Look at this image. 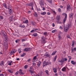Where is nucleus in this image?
Listing matches in <instances>:
<instances>
[{
  "label": "nucleus",
  "instance_id": "1",
  "mask_svg": "<svg viewBox=\"0 0 76 76\" xmlns=\"http://www.w3.org/2000/svg\"><path fill=\"white\" fill-rule=\"evenodd\" d=\"M66 27H65L64 28V31L65 32H67L69 28H70V24H67L66 25Z\"/></svg>",
  "mask_w": 76,
  "mask_h": 76
},
{
  "label": "nucleus",
  "instance_id": "2",
  "mask_svg": "<svg viewBox=\"0 0 76 76\" xmlns=\"http://www.w3.org/2000/svg\"><path fill=\"white\" fill-rule=\"evenodd\" d=\"M45 37H44V36H42L41 37V42L42 44H45V43L47 42V41H46V39H47V38H46V36Z\"/></svg>",
  "mask_w": 76,
  "mask_h": 76
},
{
  "label": "nucleus",
  "instance_id": "3",
  "mask_svg": "<svg viewBox=\"0 0 76 76\" xmlns=\"http://www.w3.org/2000/svg\"><path fill=\"white\" fill-rule=\"evenodd\" d=\"M7 42H8V41L6 38V39L4 41V46L6 49L8 48V44H7Z\"/></svg>",
  "mask_w": 76,
  "mask_h": 76
},
{
  "label": "nucleus",
  "instance_id": "4",
  "mask_svg": "<svg viewBox=\"0 0 76 76\" xmlns=\"http://www.w3.org/2000/svg\"><path fill=\"white\" fill-rule=\"evenodd\" d=\"M67 60V59L66 58H64L62 59H61L58 61L59 63H61L62 64L64 63V61H66Z\"/></svg>",
  "mask_w": 76,
  "mask_h": 76
},
{
  "label": "nucleus",
  "instance_id": "5",
  "mask_svg": "<svg viewBox=\"0 0 76 76\" xmlns=\"http://www.w3.org/2000/svg\"><path fill=\"white\" fill-rule=\"evenodd\" d=\"M63 15H64V16H65V18L63 21V23H64L66 22V18H67V14L65 13H63Z\"/></svg>",
  "mask_w": 76,
  "mask_h": 76
},
{
  "label": "nucleus",
  "instance_id": "6",
  "mask_svg": "<svg viewBox=\"0 0 76 76\" xmlns=\"http://www.w3.org/2000/svg\"><path fill=\"white\" fill-rule=\"evenodd\" d=\"M43 67H44V66H47V65H48V64H49V63H48V62H47L45 61L43 62Z\"/></svg>",
  "mask_w": 76,
  "mask_h": 76
},
{
  "label": "nucleus",
  "instance_id": "7",
  "mask_svg": "<svg viewBox=\"0 0 76 76\" xmlns=\"http://www.w3.org/2000/svg\"><path fill=\"white\" fill-rule=\"evenodd\" d=\"M1 33H2L4 37H7V34L4 31H1Z\"/></svg>",
  "mask_w": 76,
  "mask_h": 76
},
{
  "label": "nucleus",
  "instance_id": "8",
  "mask_svg": "<svg viewBox=\"0 0 76 76\" xmlns=\"http://www.w3.org/2000/svg\"><path fill=\"white\" fill-rule=\"evenodd\" d=\"M31 50V49H30V48H26L24 49L23 50L24 51H26V52L28 51H29Z\"/></svg>",
  "mask_w": 76,
  "mask_h": 76
},
{
  "label": "nucleus",
  "instance_id": "9",
  "mask_svg": "<svg viewBox=\"0 0 76 76\" xmlns=\"http://www.w3.org/2000/svg\"><path fill=\"white\" fill-rule=\"evenodd\" d=\"M16 51V50H12L11 52V53H10V54H14V53H15Z\"/></svg>",
  "mask_w": 76,
  "mask_h": 76
},
{
  "label": "nucleus",
  "instance_id": "10",
  "mask_svg": "<svg viewBox=\"0 0 76 76\" xmlns=\"http://www.w3.org/2000/svg\"><path fill=\"white\" fill-rule=\"evenodd\" d=\"M19 73L20 75H24V73H23V72H22V70L21 69H20L19 70Z\"/></svg>",
  "mask_w": 76,
  "mask_h": 76
},
{
  "label": "nucleus",
  "instance_id": "11",
  "mask_svg": "<svg viewBox=\"0 0 76 76\" xmlns=\"http://www.w3.org/2000/svg\"><path fill=\"white\" fill-rule=\"evenodd\" d=\"M36 58H37V56H35L34 57L33 60L32 61L33 62H35V61H36Z\"/></svg>",
  "mask_w": 76,
  "mask_h": 76
},
{
  "label": "nucleus",
  "instance_id": "12",
  "mask_svg": "<svg viewBox=\"0 0 76 76\" xmlns=\"http://www.w3.org/2000/svg\"><path fill=\"white\" fill-rule=\"evenodd\" d=\"M31 69L29 70V71L30 73H34V70H33V69L32 68H30Z\"/></svg>",
  "mask_w": 76,
  "mask_h": 76
},
{
  "label": "nucleus",
  "instance_id": "13",
  "mask_svg": "<svg viewBox=\"0 0 76 76\" xmlns=\"http://www.w3.org/2000/svg\"><path fill=\"white\" fill-rule=\"evenodd\" d=\"M29 6H31L32 7V8L31 9V10H34V8H33V4L32 3H31L30 4H29Z\"/></svg>",
  "mask_w": 76,
  "mask_h": 76
},
{
  "label": "nucleus",
  "instance_id": "14",
  "mask_svg": "<svg viewBox=\"0 0 76 76\" xmlns=\"http://www.w3.org/2000/svg\"><path fill=\"white\" fill-rule=\"evenodd\" d=\"M9 19L10 23H12V22H13V20L12 19V17H10Z\"/></svg>",
  "mask_w": 76,
  "mask_h": 76
},
{
  "label": "nucleus",
  "instance_id": "15",
  "mask_svg": "<svg viewBox=\"0 0 76 76\" xmlns=\"http://www.w3.org/2000/svg\"><path fill=\"white\" fill-rule=\"evenodd\" d=\"M70 5L68 4L67 6V10H69V9H70Z\"/></svg>",
  "mask_w": 76,
  "mask_h": 76
},
{
  "label": "nucleus",
  "instance_id": "16",
  "mask_svg": "<svg viewBox=\"0 0 76 76\" xmlns=\"http://www.w3.org/2000/svg\"><path fill=\"white\" fill-rule=\"evenodd\" d=\"M56 19L57 20H60V16H57L56 17Z\"/></svg>",
  "mask_w": 76,
  "mask_h": 76
},
{
  "label": "nucleus",
  "instance_id": "17",
  "mask_svg": "<svg viewBox=\"0 0 76 76\" xmlns=\"http://www.w3.org/2000/svg\"><path fill=\"white\" fill-rule=\"evenodd\" d=\"M73 13H72L69 15V18H73Z\"/></svg>",
  "mask_w": 76,
  "mask_h": 76
},
{
  "label": "nucleus",
  "instance_id": "18",
  "mask_svg": "<svg viewBox=\"0 0 76 76\" xmlns=\"http://www.w3.org/2000/svg\"><path fill=\"white\" fill-rule=\"evenodd\" d=\"M41 62L40 61H39L38 62L37 65L38 66H39H39H40L41 65Z\"/></svg>",
  "mask_w": 76,
  "mask_h": 76
},
{
  "label": "nucleus",
  "instance_id": "19",
  "mask_svg": "<svg viewBox=\"0 0 76 76\" xmlns=\"http://www.w3.org/2000/svg\"><path fill=\"white\" fill-rule=\"evenodd\" d=\"M39 2L40 5H42L43 4V1L42 0H40Z\"/></svg>",
  "mask_w": 76,
  "mask_h": 76
},
{
  "label": "nucleus",
  "instance_id": "20",
  "mask_svg": "<svg viewBox=\"0 0 76 76\" xmlns=\"http://www.w3.org/2000/svg\"><path fill=\"white\" fill-rule=\"evenodd\" d=\"M53 72H54V73L57 72V69H56L55 68H53Z\"/></svg>",
  "mask_w": 76,
  "mask_h": 76
},
{
  "label": "nucleus",
  "instance_id": "21",
  "mask_svg": "<svg viewBox=\"0 0 76 76\" xmlns=\"http://www.w3.org/2000/svg\"><path fill=\"white\" fill-rule=\"evenodd\" d=\"M9 13L10 14L12 12V10L11 9H10V8H9Z\"/></svg>",
  "mask_w": 76,
  "mask_h": 76
},
{
  "label": "nucleus",
  "instance_id": "22",
  "mask_svg": "<svg viewBox=\"0 0 76 76\" xmlns=\"http://www.w3.org/2000/svg\"><path fill=\"white\" fill-rule=\"evenodd\" d=\"M20 27H21V28H23L25 27V25L22 26V24L20 25L19 26Z\"/></svg>",
  "mask_w": 76,
  "mask_h": 76
},
{
  "label": "nucleus",
  "instance_id": "23",
  "mask_svg": "<svg viewBox=\"0 0 76 76\" xmlns=\"http://www.w3.org/2000/svg\"><path fill=\"white\" fill-rule=\"evenodd\" d=\"M42 15H45L46 14V12H44L41 13Z\"/></svg>",
  "mask_w": 76,
  "mask_h": 76
},
{
  "label": "nucleus",
  "instance_id": "24",
  "mask_svg": "<svg viewBox=\"0 0 76 76\" xmlns=\"http://www.w3.org/2000/svg\"><path fill=\"white\" fill-rule=\"evenodd\" d=\"M23 23H28V20H27L24 21H23Z\"/></svg>",
  "mask_w": 76,
  "mask_h": 76
},
{
  "label": "nucleus",
  "instance_id": "25",
  "mask_svg": "<svg viewBox=\"0 0 76 76\" xmlns=\"http://www.w3.org/2000/svg\"><path fill=\"white\" fill-rule=\"evenodd\" d=\"M76 48H75L74 49L73 48H72V52H73L74 51H76Z\"/></svg>",
  "mask_w": 76,
  "mask_h": 76
},
{
  "label": "nucleus",
  "instance_id": "26",
  "mask_svg": "<svg viewBox=\"0 0 76 76\" xmlns=\"http://www.w3.org/2000/svg\"><path fill=\"white\" fill-rule=\"evenodd\" d=\"M8 71L9 72H10V73H12V74L13 73V71L11 70L10 69H9L8 70Z\"/></svg>",
  "mask_w": 76,
  "mask_h": 76
},
{
  "label": "nucleus",
  "instance_id": "27",
  "mask_svg": "<svg viewBox=\"0 0 76 76\" xmlns=\"http://www.w3.org/2000/svg\"><path fill=\"white\" fill-rule=\"evenodd\" d=\"M56 53H57V51H56L55 52H54L51 54V56H53L54 55H55V54H56Z\"/></svg>",
  "mask_w": 76,
  "mask_h": 76
},
{
  "label": "nucleus",
  "instance_id": "28",
  "mask_svg": "<svg viewBox=\"0 0 76 76\" xmlns=\"http://www.w3.org/2000/svg\"><path fill=\"white\" fill-rule=\"evenodd\" d=\"M1 66H3L4 65V62L3 61H1L0 63Z\"/></svg>",
  "mask_w": 76,
  "mask_h": 76
},
{
  "label": "nucleus",
  "instance_id": "29",
  "mask_svg": "<svg viewBox=\"0 0 76 76\" xmlns=\"http://www.w3.org/2000/svg\"><path fill=\"white\" fill-rule=\"evenodd\" d=\"M26 55V53H23V54L21 55V57H24V56Z\"/></svg>",
  "mask_w": 76,
  "mask_h": 76
},
{
  "label": "nucleus",
  "instance_id": "30",
  "mask_svg": "<svg viewBox=\"0 0 76 76\" xmlns=\"http://www.w3.org/2000/svg\"><path fill=\"white\" fill-rule=\"evenodd\" d=\"M58 38H59V40H60V39H61V35H60V34H58Z\"/></svg>",
  "mask_w": 76,
  "mask_h": 76
},
{
  "label": "nucleus",
  "instance_id": "31",
  "mask_svg": "<svg viewBox=\"0 0 76 76\" xmlns=\"http://www.w3.org/2000/svg\"><path fill=\"white\" fill-rule=\"evenodd\" d=\"M71 63L72 64H73L74 65H75V61H71Z\"/></svg>",
  "mask_w": 76,
  "mask_h": 76
},
{
  "label": "nucleus",
  "instance_id": "32",
  "mask_svg": "<svg viewBox=\"0 0 76 76\" xmlns=\"http://www.w3.org/2000/svg\"><path fill=\"white\" fill-rule=\"evenodd\" d=\"M47 1H48L50 3H52V0H46Z\"/></svg>",
  "mask_w": 76,
  "mask_h": 76
},
{
  "label": "nucleus",
  "instance_id": "33",
  "mask_svg": "<svg viewBox=\"0 0 76 76\" xmlns=\"http://www.w3.org/2000/svg\"><path fill=\"white\" fill-rule=\"evenodd\" d=\"M8 65H10V66H11L12 65V64H12V62H11L10 61H8Z\"/></svg>",
  "mask_w": 76,
  "mask_h": 76
},
{
  "label": "nucleus",
  "instance_id": "34",
  "mask_svg": "<svg viewBox=\"0 0 76 76\" xmlns=\"http://www.w3.org/2000/svg\"><path fill=\"white\" fill-rule=\"evenodd\" d=\"M62 70L64 72H65V71H66V68H65V67H64L62 69Z\"/></svg>",
  "mask_w": 76,
  "mask_h": 76
},
{
  "label": "nucleus",
  "instance_id": "35",
  "mask_svg": "<svg viewBox=\"0 0 76 76\" xmlns=\"http://www.w3.org/2000/svg\"><path fill=\"white\" fill-rule=\"evenodd\" d=\"M36 66V64L34 63H33V67H35Z\"/></svg>",
  "mask_w": 76,
  "mask_h": 76
},
{
  "label": "nucleus",
  "instance_id": "36",
  "mask_svg": "<svg viewBox=\"0 0 76 76\" xmlns=\"http://www.w3.org/2000/svg\"><path fill=\"white\" fill-rule=\"evenodd\" d=\"M57 58V56L56 55L55 57L54 58V61H56V59Z\"/></svg>",
  "mask_w": 76,
  "mask_h": 76
},
{
  "label": "nucleus",
  "instance_id": "37",
  "mask_svg": "<svg viewBox=\"0 0 76 76\" xmlns=\"http://www.w3.org/2000/svg\"><path fill=\"white\" fill-rule=\"evenodd\" d=\"M37 33H34L33 34V36H34V37H36L37 35Z\"/></svg>",
  "mask_w": 76,
  "mask_h": 76
},
{
  "label": "nucleus",
  "instance_id": "38",
  "mask_svg": "<svg viewBox=\"0 0 76 76\" xmlns=\"http://www.w3.org/2000/svg\"><path fill=\"white\" fill-rule=\"evenodd\" d=\"M48 33H47V32H44V35H47Z\"/></svg>",
  "mask_w": 76,
  "mask_h": 76
},
{
  "label": "nucleus",
  "instance_id": "39",
  "mask_svg": "<svg viewBox=\"0 0 76 76\" xmlns=\"http://www.w3.org/2000/svg\"><path fill=\"white\" fill-rule=\"evenodd\" d=\"M34 15V16H35L36 17H37L38 16V15H37V14L36 12H35Z\"/></svg>",
  "mask_w": 76,
  "mask_h": 76
},
{
  "label": "nucleus",
  "instance_id": "40",
  "mask_svg": "<svg viewBox=\"0 0 76 76\" xmlns=\"http://www.w3.org/2000/svg\"><path fill=\"white\" fill-rule=\"evenodd\" d=\"M57 31V30H53L52 31V33H54L55 32H56Z\"/></svg>",
  "mask_w": 76,
  "mask_h": 76
},
{
  "label": "nucleus",
  "instance_id": "41",
  "mask_svg": "<svg viewBox=\"0 0 76 76\" xmlns=\"http://www.w3.org/2000/svg\"><path fill=\"white\" fill-rule=\"evenodd\" d=\"M45 72H46V73L47 75H48V71L46 70L45 71Z\"/></svg>",
  "mask_w": 76,
  "mask_h": 76
},
{
  "label": "nucleus",
  "instance_id": "42",
  "mask_svg": "<svg viewBox=\"0 0 76 76\" xmlns=\"http://www.w3.org/2000/svg\"><path fill=\"white\" fill-rule=\"evenodd\" d=\"M18 52H19V53L20 54L21 53V50H20V49H19L18 50Z\"/></svg>",
  "mask_w": 76,
  "mask_h": 76
},
{
  "label": "nucleus",
  "instance_id": "43",
  "mask_svg": "<svg viewBox=\"0 0 76 76\" xmlns=\"http://www.w3.org/2000/svg\"><path fill=\"white\" fill-rule=\"evenodd\" d=\"M5 5H4V6L6 9H7V5H6V4H5Z\"/></svg>",
  "mask_w": 76,
  "mask_h": 76
},
{
  "label": "nucleus",
  "instance_id": "44",
  "mask_svg": "<svg viewBox=\"0 0 76 76\" xmlns=\"http://www.w3.org/2000/svg\"><path fill=\"white\" fill-rule=\"evenodd\" d=\"M26 41V39H22V42H23V41Z\"/></svg>",
  "mask_w": 76,
  "mask_h": 76
},
{
  "label": "nucleus",
  "instance_id": "45",
  "mask_svg": "<svg viewBox=\"0 0 76 76\" xmlns=\"http://www.w3.org/2000/svg\"><path fill=\"white\" fill-rule=\"evenodd\" d=\"M0 19H3V17L2 16H0Z\"/></svg>",
  "mask_w": 76,
  "mask_h": 76
},
{
  "label": "nucleus",
  "instance_id": "46",
  "mask_svg": "<svg viewBox=\"0 0 76 76\" xmlns=\"http://www.w3.org/2000/svg\"><path fill=\"white\" fill-rule=\"evenodd\" d=\"M19 72H16L15 73V75H18V74H19Z\"/></svg>",
  "mask_w": 76,
  "mask_h": 76
},
{
  "label": "nucleus",
  "instance_id": "47",
  "mask_svg": "<svg viewBox=\"0 0 76 76\" xmlns=\"http://www.w3.org/2000/svg\"><path fill=\"white\" fill-rule=\"evenodd\" d=\"M28 67V66L26 65L25 66H24V68L25 69H27V68Z\"/></svg>",
  "mask_w": 76,
  "mask_h": 76
},
{
  "label": "nucleus",
  "instance_id": "48",
  "mask_svg": "<svg viewBox=\"0 0 76 76\" xmlns=\"http://www.w3.org/2000/svg\"><path fill=\"white\" fill-rule=\"evenodd\" d=\"M30 32L32 33V32H35V31H34V30H31V31Z\"/></svg>",
  "mask_w": 76,
  "mask_h": 76
},
{
  "label": "nucleus",
  "instance_id": "49",
  "mask_svg": "<svg viewBox=\"0 0 76 76\" xmlns=\"http://www.w3.org/2000/svg\"><path fill=\"white\" fill-rule=\"evenodd\" d=\"M58 12H61V9L60 8H58Z\"/></svg>",
  "mask_w": 76,
  "mask_h": 76
},
{
  "label": "nucleus",
  "instance_id": "50",
  "mask_svg": "<svg viewBox=\"0 0 76 76\" xmlns=\"http://www.w3.org/2000/svg\"><path fill=\"white\" fill-rule=\"evenodd\" d=\"M47 57H48L50 58V55L49 54H48V56H47Z\"/></svg>",
  "mask_w": 76,
  "mask_h": 76
},
{
  "label": "nucleus",
  "instance_id": "51",
  "mask_svg": "<svg viewBox=\"0 0 76 76\" xmlns=\"http://www.w3.org/2000/svg\"><path fill=\"white\" fill-rule=\"evenodd\" d=\"M34 31H38V29L36 28L34 30Z\"/></svg>",
  "mask_w": 76,
  "mask_h": 76
},
{
  "label": "nucleus",
  "instance_id": "52",
  "mask_svg": "<svg viewBox=\"0 0 76 76\" xmlns=\"http://www.w3.org/2000/svg\"><path fill=\"white\" fill-rule=\"evenodd\" d=\"M38 11H39V12L41 11V10H40V9L39 8L37 9Z\"/></svg>",
  "mask_w": 76,
  "mask_h": 76
},
{
  "label": "nucleus",
  "instance_id": "53",
  "mask_svg": "<svg viewBox=\"0 0 76 76\" xmlns=\"http://www.w3.org/2000/svg\"><path fill=\"white\" fill-rule=\"evenodd\" d=\"M68 58H69V59H70V60H71V59H72V57H71V56H69L68 57Z\"/></svg>",
  "mask_w": 76,
  "mask_h": 76
},
{
  "label": "nucleus",
  "instance_id": "54",
  "mask_svg": "<svg viewBox=\"0 0 76 76\" xmlns=\"http://www.w3.org/2000/svg\"><path fill=\"white\" fill-rule=\"evenodd\" d=\"M28 13H31V11L30 10L28 11Z\"/></svg>",
  "mask_w": 76,
  "mask_h": 76
},
{
  "label": "nucleus",
  "instance_id": "55",
  "mask_svg": "<svg viewBox=\"0 0 76 76\" xmlns=\"http://www.w3.org/2000/svg\"><path fill=\"white\" fill-rule=\"evenodd\" d=\"M67 37L68 38H70V36H69V35H67Z\"/></svg>",
  "mask_w": 76,
  "mask_h": 76
},
{
  "label": "nucleus",
  "instance_id": "56",
  "mask_svg": "<svg viewBox=\"0 0 76 76\" xmlns=\"http://www.w3.org/2000/svg\"><path fill=\"white\" fill-rule=\"evenodd\" d=\"M27 61H28V62H29V61H31V59H28L27 60Z\"/></svg>",
  "mask_w": 76,
  "mask_h": 76
},
{
  "label": "nucleus",
  "instance_id": "57",
  "mask_svg": "<svg viewBox=\"0 0 76 76\" xmlns=\"http://www.w3.org/2000/svg\"><path fill=\"white\" fill-rule=\"evenodd\" d=\"M74 44H75V43L74 42H73L72 44V47H73V46L74 45Z\"/></svg>",
  "mask_w": 76,
  "mask_h": 76
},
{
  "label": "nucleus",
  "instance_id": "58",
  "mask_svg": "<svg viewBox=\"0 0 76 76\" xmlns=\"http://www.w3.org/2000/svg\"><path fill=\"white\" fill-rule=\"evenodd\" d=\"M52 25L53 27H54V26H55V24L54 23H53L52 24Z\"/></svg>",
  "mask_w": 76,
  "mask_h": 76
},
{
  "label": "nucleus",
  "instance_id": "59",
  "mask_svg": "<svg viewBox=\"0 0 76 76\" xmlns=\"http://www.w3.org/2000/svg\"><path fill=\"white\" fill-rule=\"evenodd\" d=\"M18 40H15V42H16V43H18Z\"/></svg>",
  "mask_w": 76,
  "mask_h": 76
},
{
  "label": "nucleus",
  "instance_id": "60",
  "mask_svg": "<svg viewBox=\"0 0 76 76\" xmlns=\"http://www.w3.org/2000/svg\"><path fill=\"white\" fill-rule=\"evenodd\" d=\"M48 54H47V53H46L45 54V56H48Z\"/></svg>",
  "mask_w": 76,
  "mask_h": 76
},
{
  "label": "nucleus",
  "instance_id": "61",
  "mask_svg": "<svg viewBox=\"0 0 76 76\" xmlns=\"http://www.w3.org/2000/svg\"><path fill=\"white\" fill-rule=\"evenodd\" d=\"M4 76V75L3 74H0V76Z\"/></svg>",
  "mask_w": 76,
  "mask_h": 76
},
{
  "label": "nucleus",
  "instance_id": "62",
  "mask_svg": "<svg viewBox=\"0 0 76 76\" xmlns=\"http://www.w3.org/2000/svg\"><path fill=\"white\" fill-rule=\"evenodd\" d=\"M60 29H63V28H62V27H61V26H60Z\"/></svg>",
  "mask_w": 76,
  "mask_h": 76
},
{
  "label": "nucleus",
  "instance_id": "63",
  "mask_svg": "<svg viewBox=\"0 0 76 76\" xmlns=\"http://www.w3.org/2000/svg\"><path fill=\"white\" fill-rule=\"evenodd\" d=\"M45 7H43L42 9L43 10H45Z\"/></svg>",
  "mask_w": 76,
  "mask_h": 76
},
{
  "label": "nucleus",
  "instance_id": "64",
  "mask_svg": "<svg viewBox=\"0 0 76 76\" xmlns=\"http://www.w3.org/2000/svg\"><path fill=\"white\" fill-rule=\"evenodd\" d=\"M48 15H50V13L49 12H48Z\"/></svg>",
  "mask_w": 76,
  "mask_h": 76
}]
</instances>
